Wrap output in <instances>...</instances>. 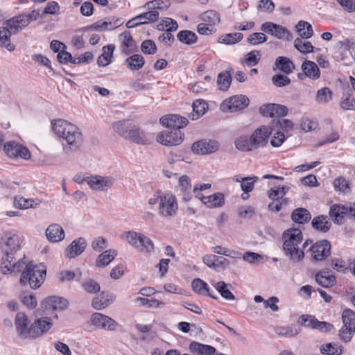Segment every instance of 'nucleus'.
Here are the masks:
<instances>
[{
	"instance_id": "f257e3e1",
	"label": "nucleus",
	"mask_w": 355,
	"mask_h": 355,
	"mask_svg": "<svg viewBox=\"0 0 355 355\" xmlns=\"http://www.w3.org/2000/svg\"><path fill=\"white\" fill-rule=\"evenodd\" d=\"M21 238L12 232H6L1 236L0 246L3 253L1 259V269L3 273L6 272H20L25 264L24 259L20 258L16 261L15 255L21 248Z\"/></svg>"
},
{
	"instance_id": "f03ea898",
	"label": "nucleus",
	"mask_w": 355,
	"mask_h": 355,
	"mask_svg": "<svg viewBox=\"0 0 355 355\" xmlns=\"http://www.w3.org/2000/svg\"><path fill=\"white\" fill-rule=\"evenodd\" d=\"M283 250L285 255L293 262H299L304 259V250L300 248L302 242V230L299 228H290L282 234Z\"/></svg>"
},
{
	"instance_id": "7ed1b4c3",
	"label": "nucleus",
	"mask_w": 355,
	"mask_h": 355,
	"mask_svg": "<svg viewBox=\"0 0 355 355\" xmlns=\"http://www.w3.org/2000/svg\"><path fill=\"white\" fill-rule=\"evenodd\" d=\"M21 270L19 282L22 285L28 284L31 288L37 289L45 280L46 270L42 263L34 265L32 262H25Z\"/></svg>"
},
{
	"instance_id": "20e7f679",
	"label": "nucleus",
	"mask_w": 355,
	"mask_h": 355,
	"mask_svg": "<svg viewBox=\"0 0 355 355\" xmlns=\"http://www.w3.org/2000/svg\"><path fill=\"white\" fill-rule=\"evenodd\" d=\"M270 135H241L234 141L236 148L241 151L248 152L264 146Z\"/></svg>"
},
{
	"instance_id": "39448f33",
	"label": "nucleus",
	"mask_w": 355,
	"mask_h": 355,
	"mask_svg": "<svg viewBox=\"0 0 355 355\" xmlns=\"http://www.w3.org/2000/svg\"><path fill=\"white\" fill-rule=\"evenodd\" d=\"M178 210V205L175 196L171 192L163 193L160 197L158 214L164 218L175 216Z\"/></svg>"
},
{
	"instance_id": "423d86ee",
	"label": "nucleus",
	"mask_w": 355,
	"mask_h": 355,
	"mask_svg": "<svg viewBox=\"0 0 355 355\" xmlns=\"http://www.w3.org/2000/svg\"><path fill=\"white\" fill-rule=\"evenodd\" d=\"M249 98L245 95H235L224 100L220 104V110L224 112H236L249 105Z\"/></svg>"
},
{
	"instance_id": "0eeeda50",
	"label": "nucleus",
	"mask_w": 355,
	"mask_h": 355,
	"mask_svg": "<svg viewBox=\"0 0 355 355\" xmlns=\"http://www.w3.org/2000/svg\"><path fill=\"white\" fill-rule=\"evenodd\" d=\"M3 152L6 156L12 159L22 158L28 159L31 158V153L28 149L14 141L5 142Z\"/></svg>"
},
{
	"instance_id": "6e6552de",
	"label": "nucleus",
	"mask_w": 355,
	"mask_h": 355,
	"mask_svg": "<svg viewBox=\"0 0 355 355\" xmlns=\"http://www.w3.org/2000/svg\"><path fill=\"white\" fill-rule=\"evenodd\" d=\"M261 30L279 40H290L292 37V35L287 28L271 21L262 24Z\"/></svg>"
},
{
	"instance_id": "1a4fd4ad",
	"label": "nucleus",
	"mask_w": 355,
	"mask_h": 355,
	"mask_svg": "<svg viewBox=\"0 0 355 355\" xmlns=\"http://www.w3.org/2000/svg\"><path fill=\"white\" fill-rule=\"evenodd\" d=\"M219 149V143L214 139H202L194 142L191 150L194 154L206 155L216 153Z\"/></svg>"
},
{
	"instance_id": "9d476101",
	"label": "nucleus",
	"mask_w": 355,
	"mask_h": 355,
	"mask_svg": "<svg viewBox=\"0 0 355 355\" xmlns=\"http://www.w3.org/2000/svg\"><path fill=\"white\" fill-rule=\"evenodd\" d=\"M159 122L163 126L173 130L184 128L189 124L187 117L176 114L164 115L160 118Z\"/></svg>"
},
{
	"instance_id": "9b49d317",
	"label": "nucleus",
	"mask_w": 355,
	"mask_h": 355,
	"mask_svg": "<svg viewBox=\"0 0 355 355\" xmlns=\"http://www.w3.org/2000/svg\"><path fill=\"white\" fill-rule=\"evenodd\" d=\"M272 124L274 128L270 125H263L257 128L254 133H272L276 131V133H282V132H290L293 129L294 123L290 119H279L277 121L273 120Z\"/></svg>"
},
{
	"instance_id": "f8f14e48",
	"label": "nucleus",
	"mask_w": 355,
	"mask_h": 355,
	"mask_svg": "<svg viewBox=\"0 0 355 355\" xmlns=\"http://www.w3.org/2000/svg\"><path fill=\"white\" fill-rule=\"evenodd\" d=\"M259 114L265 117L275 118L284 117L288 113L286 105L277 103H266L260 106Z\"/></svg>"
},
{
	"instance_id": "ddd939ff",
	"label": "nucleus",
	"mask_w": 355,
	"mask_h": 355,
	"mask_svg": "<svg viewBox=\"0 0 355 355\" xmlns=\"http://www.w3.org/2000/svg\"><path fill=\"white\" fill-rule=\"evenodd\" d=\"M312 258L317 261L326 259L331 254V244L327 240L319 241L310 248Z\"/></svg>"
},
{
	"instance_id": "4468645a",
	"label": "nucleus",
	"mask_w": 355,
	"mask_h": 355,
	"mask_svg": "<svg viewBox=\"0 0 355 355\" xmlns=\"http://www.w3.org/2000/svg\"><path fill=\"white\" fill-rule=\"evenodd\" d=\"M92 324L98 329L106 331H114L118 326L112 318L101 313H94L91 316Z\"/></svg>"
},
{
	"instance_id": "2eb2a0df",
	"label": "nucleus",
	"mask_w": 355,
	"mask_h": 355,
	"mask_svg": "<svg viewBox=\"0 0 355 355\" xmlns=\"http://www.w3.org/2000/svg\"><path fill=\"white\" fill-rule=\"evenodd\" d=\"M57 140L62 145L63 150L69 153L74 150L83 142L82 135H56Z\"/></svg>"
},
{
	"instance_id": "dca6fc26",
	"label": "nucleus",
	"mask_w": 355,
	"mask_h": 355,
	"mask_svg": "<svg viewBox=\"0 0 355 355\" xmlns=\"http://www.w3.org/2000/svg\"><path fill=\"white\" fill-rule=\"evenodd\" d=\"M114 183V179L110 176L89 175L88 186L96 191H107Z\"/></svg>"
},
{
	"instance_id": "f3484780",
	"label": "nucleus",
	"mask_w": 355,
	"mask_h": 355,
	"mask_svg": "<svg viewBox=\"0 0 355 355\" xmlns=\"http://www.w3.org/2000/svg\"><path fill=\"white\" fill-rule=\"evenodd\" d=\"M119 49L121 53L128 55L137 51V44L130 32L125 31L119 35Z\"/></svg>"
},
{
	"instance_id": "a211bd4d",
	"label": "nucleus",
	"mask_w": 355,
	"mask_h": 355,
	"mask_svg": "<svg viewBox=\"0 0 355 355\" xmlns=\"http://www.w3.org/2000/svg\"><path fill=\"white\" fill-rule=\"evenodd\" d=\"M52 327V322L49 317H42L37 319L30 327L31 338H36L49 331Z\"/></svg>"
},
{
	"instance_id": "6ab92c4d",
	"label": "nucleus",
	"mask_w": 355,
	"mask_h": 355,
	"mask_svg": "<svg viewBox=\"0 0 355 355\" xmlns=\"http://www.w3.org/2000/svg\"><path fill=\"white\" fill-rule=\"evenodd\" d=\"M51 129L54 133H78V131L76 125L62 119L52 120Z\"/></svg>"
},
{
	"instance_id": "aec40b11",
	"label": "nucleus",
	"mask_w": 355,
	"mask_h": 355,
	"mask_svg": "<svg viewBox=\"0 0 355 355\" xmlns=\"http://www.w3.org/2000/svg\"><path fill=\"white\" fill-rule=\"evenodd\" d=\"M6 28L10 31L11 33H17L28 25V19L27 17L22 14L15 16L4 22Z\"/></svg>"
},
{
	"instance_id": "412c9836",
	"label": "nucleus",
	"mask_w": 355,
	"mask_h": 355,
	"mask_svg": "<svg viewBox=\"0 0 355 355\" xmlns=\"http://www.w3.org/2000/svg\"><path fill=\"white\" fill-rule=\"evenodd\" d=\"M302 69L304 73H299L297 76L300 80H303L304 77H308L312 80L320 78V69L314 62L305 60L302 64Z\"/></svg>"
},
{
	"instance_id": "4be33fe9",
	"label": "nucleus",
	"mask_w": 355,
	"mask_h": 355,
	"mask_svg": "<svg viewBox=\"0 0 355 355\" xmlns=\"http://www.w3.org/2000/svg\"><path fill=\"white\" fill-rule=\"evenodd\" d=\"M15 324L19 335L24 338H31L30 327L28 328V317L23 312H19L16 314Z\"/></svg>"
},
{
	"instance_id": "5701e85b",
	"label": "nucleus",
	"mask_w": 355,
	"mask_h": 355,
	"mask_svg": "<svg viewBox=\"0 0 355 355\" xmlns=\"http://www.w3.org/2000/svg\"><path fill=\"white\" fill-rule=\"evenodd\" d=\"M87 243L85 239L78 238L72 241L65 250V256L72 259L80 255L86 248Z\"/></svg>"
},
{
	"instance_id": "b1692460",
	"label": "nucleus",
	"mask_w": 355,
	"mask_h": 355,
	"mask_svg": "<svg viewBox=\"0 0 355 355\" xmlns=\"http://www.w3.org/2000/svg\"><path fill=\"white\" fill-rule=\"evenodd\" d=\"M45 233L47 239L51 243L61 241L65 236L63 228L56 223L50 225Z\"/></svg>"
},
{
	"instance_id": "393cba45",
	"label": "nucleus",
	"mask_w": 355,
	"mask_h": 355,
	"mask_svg": "<svg viewBox=\"0 0 355 355\" xmlns=\"http://www.w3.org/2000/svg\"><path fill=\"white\" fill-rule=\"evenodd\" d=\"M156 141L166 146H178L184 141L182 135H157Z\"/></svg>"
},
{
	"instance_id": "a878e982",
	"label": "nucleus",
	"mask_w": 355,
	"mask_h": 355,
	"mask_svg": "<svg viewBox=\"0 0 355 355\" xmlns=\"http://www.w3.org/2000/svg\"><path fill=\"white\" fill-rule=\"evenodd\" d=\"M118 25L115 22L112 21L110 19L98 20L95 23L86 26L85 28L87 31H106L114 30Z\"/></svg>"
},
{
	"instance_id": "bb28decb",
	"label": "nucleus",
	"mask_w": 355,
	"mask_h": 355,
	"mask_svg": "<svg viewBox=\"0 0 355 355\" xmlns=\"http://www.w3.org/2000/svg\"><path fill=\"white\" fill-rule=\"evenodd\" d=\"M178 187L182 193V198L184 201L187 202L191 199V184L189 178L184 175L179 178Z\"/></svg>"
},
{
	"instance_id": "cd10ccee",
	"label": "nucleus",
	"mask_w": 355,
	"mask_h": 355,
	"mask_svg": "<svg viewBox=\"0 0 355 355\" xmlns=\"http://www.w3.org/2000/svg\"><path fill=\"white\" fill-rule=\"evenodd\" d=\"M41 201L37 198H30L26 199L22 196H18L15 198L14 207L21 209H26L28 208H35L40 204Z\"/></svg>"
},
{
	"instance_id": "c85d7f7f",
	"label": "nucleus",
	"mask_w": 355,
	"mask_h": 355,
	"mask_svg": "<svg viewBox=\"0 0 355 355\" xmlns=\"http://www.w3.org/2000/svg\"><path fill=\"white\" fill-rule=\"evenodd\" d=\"M128 68L131 71H138L145 64V59L141 54H133L125 60Z\"/></svg>"
},
{
	"instance_id": "c756f323",
	"label": "nucleus",
	"mask_w": 355,
	"mask_h": 355,
	"mask_svg": "<svg viewBox=\"0 0 355 355\" xmlns=\"http://www.w3.org/2000/svg\"><path fill=\"white\" fill-rule=\"evenodd\" d=\"M193 111L190 114L189 117L192 120H197L205 113L206 110L208 109V105L205 102V101L202 99H198L195 101L192 105Z\"/></svg>"
},
{
	"instance_id": "7c9ffc66",
	"label": "nucleus",
	"mask_w": 355,
	"mask_h": 355,
	"mask_svg": "<svg viewBox=\"0 0 355 355\" xmlns=\"http://www.w3.org/2000/svg\"><path fill=\"white\" fill-rule=\"evenodd\" d=\"M275 66L277 69L286 75L290 74L295 69L294 64L287 57H278L275 60Z\"/></svg>"
},
{
	"instance_id": "2f4dec72",
	"label": "nucleus",
	"mask_w": 355,
	"mask_h": 355,
	"mask_svg": "<svg viewBox=\"0 0 355 355\" xmlns=\"http://www.w3.org/2000/svg\"><path fill=\"white\" fill-rule=\"evenodd\" d=\"M200 18L202 22L211 24L213 27H216L220 22V15L214 10H208L203 12L200 15Z\"/></svg>"
},
{
	"instance_id": "473e14b6",
	"label": "nucleus",
	"mask_w": 355,
	"mask_h": 355,
	"mask_svg": "<svg viewBox=\"0 0 355 355\" xmlns=\"http://www.w3.org/2000/svg\"><path fill=\"white\" fill-rule=\"evenodd\" d=\"M190 351L198 355H211L213 354L216 349L214 347L201 344L198 342H192L189 345Z\"/></svg>"
},
{
	"instance_id": "72a5a7b5",
	"label": "nucleus",
	"mask_w": 355,
	"mask_h": 355,
	"mask_svg": "<svg viewBox=\"0 0 355 355\" xmlns=\"http://www.w3.org/2000/svg\"><path fill=\"white\" fill-rule=\"evenodd\" d=\"M191 286L193 290L199 295H208L213 299H217V297L214 296L209 292L208 284L199 278H196L192 281Z\"/></svg>"
},
{
	"instance_id": "f704fd0d",
	"label": "nucleus",
	"mask_w": 355,
	"mask_h": 355,
	"mask_svg": "<svg viewBox=\"0 0 355 355\" xmlns=\"http://www.w3.org/2000/svg\"><path fill=\"white\" fill-rule=\"evenodd\" d=\"M315 280L320 286L328 288L333 286L336 283L335 276L330 275L327 271H321L315 275Z\"/></svg>"
},
{
	"instance_id": "c9c22d12",
	"label": "nucleus",
	"mask_w": 355,
	"mask_h": 355,
	"mask_svg": "<svg viewBox=\"0 0 355 355\" xmlns=\"http://www.w3.org/2000/svg\"><path fill=\"white\" fill-rule=\"evenodd\" d=\"M116 255L117 252L115 250L110 249L104 251L98 256L96 259V266L98 267H105L108 266Z\"/></svg>"
},
{
	"instance_id": "e433bc0d",
	"label": "nucleus",
	"mask_w": 355,
	"mask_h": 355,
	"mask_svg": "<svg viewBox=\"0 0 355 355\" xmlns=\"http://www.w3.org/2000/svg\"><path fill=\"white\" fill-rule=\"evenodd\" d=\"M210 283L226 300H234L235 299L234 295L228 288V285L225 282L223 281L216 282L211 280Z\"/></svg>"
},
{
	"instance_id": "4c0bfd02",
	"label": "nucleus",
	"mask_w": 355,
	"mask_h": 355,
	"mask_svg": "<svg viewBox=\"0 0 355 355\" xmlns=\"http://www.w3.org/2000/svg\"><path fill=\"white\" fill-rule=\"evenodd\" d=\"M205 205L209 208L222 207L225 203V196L221 193H216L204 198Z\"/></svg>"
},
{
	"instance_id": "58836bf2",
	"label": "nucleus",
	"mask_w": 355,
	"mask_h": 355,
	"mask_svg": "<svg viewBox=\"0 0 355 355\" xmlns=\"http://www.w3.org/2000/svg\"><path fill=\"white\" fill-rule=\"evenodd\" d=\"M177 39L181 43L192 45L197 42L198 37L194 32L189 30H183L177 34Z\"/></svg>"
},
{
	"instance_id": "ea45409f",
	"label": "nucleus",
	"mask_w": 355,
	"mask_h": 355,
	"mask_svg": "<svg viewBox=\"0 0 355 355\" xmlns=\"http://www.w3.org/2000/svg\"><path fill=\"white\" fill-rule=\"evenodd\" d=\"M311 215L310 212L304 208H297L295 209L292 214V220L297 223L304 224L310 220Z\"/></svg>"
},
{
	"instance_id": "a19ab883",
	"label": "nucleus",
	"mask_w": 355,
	"mask_h": 355,
	"mask_svg": "<svg viewBox=\"0 0 355 355\" xmlns=\"http://www.w3.org/2000/svg\"><path fill=\"white\" fill-rule=\"evenodd\" d=\"M313 227L322 232H327L331 227V222L329 221L327 216H319L315 217L311 222Z\"/></svg>"
},
{
	"instance_id": "79ce46f5",
	"label": "nucleus",
	"mask_w": 355,
	"mask_h": 355,
	"mask_svg": "<svg viewBox=\"0 0 355 355\" xmlns=\"http://www.w3.org/2000/svg\"><path fill=\"white\" fill-rule=\"evenodd\" d=\"M10 31L6 27L0 28V46L6 48L9 51L15 50V45L10 42Z\"/></svg>"
},
{
	"instance_id": "37998d69",
	"label": "nucleus",
	"mask_w": 355,
	"mask_h": 355,
	"mask_svg": "<svg viewBox=\"0 0 355 355\" xmlns=\"http://www.w3.org/2000/svg\"><path fill=\"white\" fill-rule=\"evenodd\" d=\"M296 31L300 38L309 39L313 35L312 26L307 21H300L296 25Z\"/></svg>"
},
{
	"instance_id": "c03bdc74",
	"label": "nucleus",
	"mask_w": 355,
	"mask_h": 355,
	"mask_svg": "<svg viewBox=\"0 0 355 355\" xmlns=\"http://www.w3.org/2000/svg\"><path fill=\"white\" fill-rule=\"evenodd\" d=\"M243 38V34L241 33H226L220 35L218 42L227 45H232L241 42Z\"/></svg>"
},
{
	"instance_id": "a18cd8bd",
	"label": "nucleus",
	"mask_w": 355,
	"mask_h": 355,
	"mask_svg": "<svg viewBox=\"0 0 355 355\" xmlns=\"http://www.w3.org/2000/svg\"><path fill=\"white\" fill-rule=\"evenodd\" d=\"M53 306L54 305L51 297H46L42 302L41 309L37 311V315H41V312H43L46 315H51L57 318L58 315L54 313L55 309H54Z\"/></svg>"
},
{
	"instance_id": "49530a36",
	"label": "nucleus",
	"mask_w": 355,
	"mask_h": 355,
	"mask_svg": "<svg viewBox=\"0 0 355 355\" xmlns=\"http://www.w3.org/2000/svg\"><path fill=\"white\" fill-rule=\"evenodd\" d=\"M104 294V292H102L99 296L93 298L92 301V306L96 310L105 309L112 303V297L110 296V297H108V295H107L105 297Z\"/></svg>"
},
{
	"instance_id": "de8ad7c7",
	"label": "nucleus",
	"mask_w": 355,
	"mask_h": 355,
	"mask_svg": "<svg viewBox=\"0 0 355 355\" xmlns=\"http://www.w3.org/2000/svg\"><path fill=\"white\" fill-rule=\"evenodd\" d=\"M320 350L322 354L327 355H342L343 353V347L333 343L321 345Z\"/></svg>"
},
{
	"instance_id": "09e8293b",
	"label": "nucleus",
	"mask_w": 355,
	"mask_h": 355,
	"mask_svg": "<svg viewBox=\"0 0 355 355\" xmlns=\"http://www.w3.org/2000/svg\"><path fill=\"white\" fill-rule=\"evenodd\" d=\"M125 139L141 145L150 144L154 140L153 135H125Z\"/></svg>"
},
{
	"instance_id": "8fccbe9b",
	"label": "nucleus",
	"mask_w": 355,
	"mask_h": 355,
	"mask_svg": "<svg viewBox=\"0 0 355 355\" xmlns=\"http://www.w3.org/2000/svg\"><path fill=\"white\" fill-rule=\"evenodd\" d=\"M139 244L137 249L142 253H151L154 250V244L153 241L145 236L141 234L140 240H139Z\"/></svg>"
},
{
	"instance_id": "3c124183",
	"label": "nucleus",
	"mask_w": 355,
	"mask_h": 355,
	"mask_svg": "<svg viewBox=\"0 0 355 355\" xmlns=\"http://www.w3.org/2000/svg\"><path fill=\"white\" fill-rule=\"evenodd\" d=\"M232 82V76L229 71H225L218 74L217 84L221 91H227Z\"/></svg>"
},
{
	"instance_id": "603ef678",
	"label": "nucleus",
	"mask_w": 355,
	"mask_h": 355,
	"mask_svg": "<svg viewBox=\"0 0 355 355\" xmlns=\"http://www.w3.org/2000/svg\"><path fill=\"white\" fill-rule=\"evenodd\" d=\"M306 40L297 37L294 41V46L302 53H309L313 51V46Z\"/></svg>"
},
{
	"instance_id": "864d4df0",
	"label": "nucleus",
	"mask_w": 355,
	"mask_h": 355,
	"mask_svg": "<svg viewBox=\"0 0 355 355\" xmlns=\"http://www.w3.org/2000/svg\"><path fill=\"white\" fill-rule=\"evenodd\" d=\"M261 56L259 51L253 50L245 55V58L241 62L243 64H246L248 67H254L259 63Z\"/></svg>"
},
{
	"instance_id": "5fc2aeb1",
	"label": "nucleus",
	"mask_w": 355,
	"mask_h": 355,
	"mask_svg": "<svg viewBox=\"0 0 355 355\" xmlns=\"http://www.w3.org/2000/svg\"><path fill=\"white\" fill-rule=\"evenodd\" d=\"M141 233L134 231H128L123 233L121 237L125 239L132 248L138 247L139 240L141 236Z\"/></svg>"
},
{
	"instance_id": "6e6d98bb",
	"label": "nucleus",
	"mask_w": 355,
	"mask_h": 355,
	"mask_svg": "<svg viewBox=\"0 0 355 355\" xmlns=\"http://www.w3.org/2000/svg\"><path fill=\"white\" fill-rule=\"evenodd\" d=\"M275 333L281 337H293L299 334V330L295 327L289 326H277L275 328Z\"/></svg>"
},
{
	"instance_id": "4d7b16f0",
	"label": "nucleus",
	"mask_w": 355,
	"mask_h": 355,
	"mask_svg": "<svg viewBox=\"0 0 355 355\" xmlns=\"http://www.w3.org/2000/svg\"><path fill=\"white\" fill-rule=\"evenodd\" d=\"M332 99V92L329 87H323L318 90L315 101L319 103H327Z\"/></svg>"
},
{
	"instance_id": "13d9d810",
	"label": "nucleus",
	"mask_w": 355,
	"mask_h": 355,
	"mask_svg": "<svg viewBox=\"0 0 355 355\" xmlns=\"http://www.w3.org/2000/svg\"><path fill=\"white\" fill-rule=\"evenodd\" d=\"M137 17L141 25L155 22L159 18V12L157 10H150L137 15Z\"/></svg>"
},
{
	"instance_id": "bf43d9fd",
	"label": "nucleus",
	"mask_w": 355,
	"mask_h": 355,
	"mask_svg": "<svg viewBox=\"0 0 355 355\" xmlns=\"http://www.w3.org/2000/svg\"><path fill=\"white\" fill-rule=\"evenodd\" d=\"M345 210H347L345 206L334 205L330 208L329 215L334 218L337 223H342V219L345 218Z\"/></svg>"
},
{
	"instance_id": "052dcab7",
	"label": "nucleus",
	"mask_w": 355,
	"mask_h": 355,
	"mask_svg": "<svg viewBox=\"0 0 355 355\" xmlns=\"http://www.w3.org/2000/svg\"><path fill=\"white\" fill-rule=\"evenodd\" d=\"M318 121L315 119L303 117L301 120V128L304 132L315 131L318 128Z\"/></svg>"
},
{
	"instance_id": "680f3d73",
	"label": "nucleus",
	"mask_w": 355,
	"mask_h": 355,
	"mask_svg": "<svg viewBox=\"0 0 355 355\" xmlns=\"http://www.w3.org/2000/svg\"><path fill=\"white\" fill-rule=\"evenodd\" d=\"M81 286L88 293L95 294L100 291L101 287L97 282L92 279H87L81 282Z\"/></svg>"
},
{
	"instance_id": "e2e57ef3",
	"label": "nucleus",
	"mask_w": 355,
	"mask_h": 355,
	"mask_svg": "<svg viewBox=\"0 0 355 355\" xmlns=\"http://www.w3.org/2000/svg\"><path fill=\"white\" fill-rule=\"evenodd\" d=\"M342 320L345 327H355V313L351 309H345L342 314Z\"/></svg>"
},
{
	"instance_id": "0e129e2a",
	"label": "nucleus",
	"mask_w": 355,
	"mask_h": 355,
	"mask_svg": "<svg viewBox=\"0 0 355 355\" xmlns=\"http://www.w3.org/2000/svg\"><path fill=\"white\" fill-rule=\"evenodd\" d=\"M266 41L267 37L263 33H253L247 37V42L253 46L263 44Z\"/></svg>"
},
{
	"instance_id": "69168bd1",
	"label": "nucleus",
	"mask_w": 355,
	"mask_h": 355,
	"mask_svg": "<svg viewBox=\"0 0 355 355\" xmlns=\"http://www.w3.org/2000/svg\"><path fill=\"white\" fill-rule=\"evenodd\" d=\"M141 50L146 55H154L157 53V46L152 40H146L142 42Z\"/></svg>"
},
{
	"instance_id": "338daca9",
	"label": "nucleus",
	"mask_w": 355,
	"mask_h": 355,
	"mask_svg": "<svg viewBox=\"0 0 355 355\" xmlns=\"http://www.w3.org/2000/svg\"><path fill=\"white\" fill-rule=\"evenodd\" d=\"M334 187L336 191L343 193H347L350 190L349 182L342 177H339L334 180Z\"/></svg>"
},
{
	"instance_id": "774afa93",
	"label": "nucleus",
	"mask_w": 355,
	"mask_h": 355,
	"mask_svg": "<svg viewBox=\"0 0 355 355\" xmlns=\"http://www.w3.org/2000/svg\"><path fill=\"white\" fill-rule=\"evenodd\" d=\"M197 31L200 35H211L216 33L217 28L211 24L201 22L197 26Z\"/></svg>"
}]
</instances>
